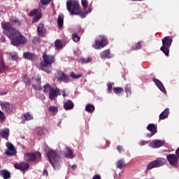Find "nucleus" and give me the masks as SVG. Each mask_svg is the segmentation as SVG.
<instances>
[{
    "instance_id": "nucleus-1",
    "label": "nucleus",
    "mask_w": 179,
    "mask_h": 179,
    "mask_svg": "<svg viewBox=\"0 0 179 179\" xmlns=\"http://www.w3.org/2000/svg\"><path fill=\"white\" fill-rule=\"evenodd\" d=\"M1 29H3L6 36L11 40L10 43L12 45H19L27 43V40H26L24 36L17 29L12 27L10 22L1 23Z\"/></svg>"
},
{
    "instance_id": "nucleus-2",
    "label": "nucleus",
    "mask_w": 179,
    "mask_h": 179,
    "mask_svg": "<svg viewBox=\"0 0 179 179\" xmlns=\"http://www.w3.org/2000/svg\"><path fill=\"white\" fill-rule=\"evenodd\" d=\"M42 58L45 64H44L43 63H41V68L42 71H44V72L50 73L51 71H52V66H51V64H52L54 61H55V57H54V56L52 55L44 53L42 56Z\"/></svg>"
},
{
    "instance_id": "nucleus-3",
    "label": "nucleus",
    "mask_w": 179,
    "mask_h": 179,
    "mask_svg": "<svg viewBox=\"0 0 179 179\" xmlns=\"http://www.w3.org/2000/svg\"><path fill=\"white\" fill-rule=\"evenodd\" d=\"M48 157L50 163L52 164L55 170L59 169V164H61V158L57 154V152L53 150H50L48 152Z\"/></svg>"
},
{
    "instance_id": "nucleus-4",
    "label": "nucleus",
    "mask_w": 179,
    "mask_h": 179,
    "mask_svg": "<svg viewBox=\"0 0 179 179\" xmlns=\"http://www.w3.org/2000/svg\"><path fill=\"white\" fill-rule=\"evenodd\" d=\"M66 8L71 15H80V12H82L79 3L76 0H70L67 1Z\"/></svg>"
},
{
    "instance_id": "nucleus-5",
    "label": "nucleus",
    "mask_w": 179,
    "mask_h": 179,
    "mask_svg": "<svg viewBox=\"0 0 179 179\" xmlns=\"http://www.w3.org/2000/svg\"><path fill=\"white\" fill-rule=\"evenodd\" d=\"M173 43V38L170 36H166L162 39V46L160 48L161 51L164 52L166 57H169L170 54V47Z\"/></svg>"
},
{
    "instance_id": "nucleus-6",
    "label": "nucleus",
    "mask_w": 179,
    "mask_h": 179,
    "mask_svg": "<svg viewBox=\"0 0 179 179\" xmlns=\"http://www.w3.org/2000/svg\"><path fill=\"white\" fill-rule=\"evenodd\" d=\"M166 163H167L166 158H158L148 164L145 173H148V171L152 170V169H155L156 167H162V166H164Z\"/></svg>"
},
{
    "instance_id": "nucleus-7",
    "label": "nucleus",
    "mask_w": 179,
    "mask_h": 179,
    "mask_svg": "<svg viewBox=\"0 0 179 179\" xmlns=\"http://www.w3.org/2000/svg\"><path fill=\"white\" fill-rule=\"evenodd\" d=\"M0 106L3 111H4V113L6 114H13V113L16 111V108H15V106L9 102H2L0 103Z\"/></svg>"
},
{
    "instance_id": "nucleus-8",
    "label": "nucleus",
    "mask_w": 179,
    "mask_h": 179,
    "mask_svg": "<svg viewBox=\"0 0 179 179\" xmlns=\"http://www.w3.org/2000/svg\"><path fill=\"white\" fill-rule=\"evenodd\" d=\"M108 41L107 40L103 38L102 36H99L98 39L95 41V44H94V48L96 50H100V48H103V47H106L107 45Z\"/></svg>"
},
{
    "instance_id": "nucleus-9",
    "label": "nucleus",
    "mask_w": 179,
    "mask_h": 179,
    "mask_svg": "<svg viewBox=\"0 0 179 179\" xmlns=\"http://www.w3.org/2000/svg\"><path fill=\"white\" fill-rule=\"evenodd\" d=\"M178 157L176 154H169L166 156V159L171 166L173 167H177L178 164Z\"/></svg>"
},
{
    "instance_id": "nucleus-10",
    "label": "nucleus",
    "mask_w": 179,
    "mask_h": 179,
    "mask_svg": "<svg viewBox=\"0 0 179 179\" xmlns=\"http://www.w3.org/2000/svg\"><path fill=\"white\" fill-rule=\"evenodd\" d=\"M41 154L39 152L34 153H27L24 155V159L27 162H33L36 159H40Z\"/></svg>"
},
{
    "instance_id": "nucleus-11",
    "label": "nucleus",
    "mask_w": 179,
    "mask_h": 179,
    "mask_svg": "<svg viewBox=\"0 0 179 179\" xmlns=\"http://www.w3.org/2000/svg\"><path fill=\"white\" fill-rule=\"evenodd\" d=\"M7 150H6V155L8 156H13L16 155V150H15V147L10 143H6Z\"/></svg>"
},
{
    "instance_id": "nucleus-12",
    "label": "nucleus",
    "mask_w": 179,
    "mask_h": 179,
    "mask_svg": "<svg viewBox=\"0 0 179 179\" xmlns=\"http://www.w3.org/2000/svg\"><path fill=\"white\" fill-rule=\"evenodd\" d=\"M147 129L151 132L150 134L148 135V138H152L153 135L157 133V126L153 123L149 124L147 127Z\"/></svg>"
},
{
    "instance_id": "nucleus-13",
    "label": "nucleus",
    "mask_w": 179,
    "mask_h": 179,
    "mask_svg": "<svg viewBox=\"0 0 179 179\" xmlns=\"http://www.w3.org/2000/svg\"><path fill=\"white\" fill-rule=\"evenodd\" d=\"M152 82L155 83L156 86L159 89L162 93H166V88L164 87V85H163V83L160 81L159 79H157L155 78H152Z\"/></svg>"
},
{
    "instance_id": "nucleus-14",
    "label": "nucleus",
    "mask_w": 179,
    "mask_h": 179,
    "mask_svg": "<svg viewBox=\"0 0 179 179\" xmlns=\"http://www.w3.org/2000/svg\"><path fill=\"white\" fill-rule=\"evenodd\" d=\"M14 167L18 170H21V171H24L30 167V165H29L27 163L22 162L18 164H15Z\"/></svg>"
},
{
    "instance_id": "nucleus-15",
    "label": "nucleus",
    "mask_w": 179,
    "mask_h": 179,
    "mask_svg": "<svg viewBox=\"0 0 179 179\" xmlns=\"http://www.w3.org/2000/svg\"><path fill=\"white\" fill-rule=\"evenodd\" d=\"M164 145V142L162 140H155L150 143V146L154 149H157V148H162Z\"/></svg>"
},
{
    "instance_id": "nucleus-16",
    "label": "nucleus",
    "mask_w": 179,
    "mask_h": 179,
    "mask_svg": "<svg viewBox=\"0 0 179 179\" xmlns=\"http://www.w3.org/2000/svg\"><path fill=\"white\" fill-rule=\"evenodd\" d=\"M59 94V90L58 88H52L49 92V99L50 100H54L57 96Z\"/></svg>"
},
{
    "instance_id": "nucleus-17",
    "label": "nucleus",
    "mask_w": 179,
    "mask_h": 179,
    "mask_svg": "<svg viewBox=\"0 0 179 179\" xmlns=\"http://www.w3.org/2000/svg\"><path fill=\"white\" fill-rule=\"evenodd\" d=\"M55 78L57 79V80H64V82H68V76L62 71H58L57 73L55 74Z\"/></svg>"
},
{
    "instance_id": "nucleus-18",
    "label": "nucleus",
    "mask_w": 179,
    "mask_h": 179,
    "mask_svg": "<svg viewBox=\"0 0 179 179\" xmlns=\"http://www.w3.org/2000/svg\"><path fill=\"white\" fill-rule=\"evenodd\" d=\"M37 15V10H33L29 13V16H35L34 17L32 23H36V22L41 19V14H38V15Z\"/></svg>"
},
{
    "instance_id": "nucleus-19",
    "label": "nucleus",
    "mask_w": 179,
    "mask_h": 179,
    "mask_svg": "<svg viewBox=\"0 0 179 179\" xmlns=\"http://www.w3.org/2000/svg\"><path fill=\"white\" fill-rule=\"evenodd\" d=\"M0 136L1 138H3V139L8 140L9 138V129L8 128H4L0 129Z\"/></svg>"
},
{
    "instance_id": "nucleus-20",
    "label": "nucleus",
    "mask_w": 179,
    "mask_h": 179,
    "mask_svg": "<svg viewBox=\"0 0 179 179\" xmlns=\"http://www.w3.org/2000/svg\"><path fill=\"white\" fill-rule=\"evenodd\" d=\"M37 31L38 36L41 37H44V35L45 34V29H44V24H39L38 25Z\"/></svg>"
},
{
    "instance_id": "nucleus-21",
    "label": "nucleus",
    "mask_w": 179,
    "mask_h": 179,
    "mask_svg": "<svg viewBox=\"0 0 179 179\" xmlns=\"http://www.w3.org/2000/svg\"><path fill=\"white\" fill-rule=\"evenodd\" d=\"M170 113V110L169 108H166L160 115H159V120H166V118H169V114Z\"/></svg>"
},
{
    "instance_id": "nucleus-22",
    "label": "nucleus",
    "mask_w": 179,
    "mask_h": 179,
    "mask_svg": "<svg viewBox=\"0 0 179 179\" xmlns=\"http://www.w3.org/2000/svg\"><path fill=\"white\" fill-rule=\"evenodd\" d=\"M23 57L25 59H29V61H33L36 59V56L30 52H24Z\"/></svg>"
},
{
    "instance_id": "nucleus-23",
    "label": "nucleus",
    "mask_w": 179,
    "mask_h": 179,
    "mask_svg": "<svg viewBox=\"0 0 179 179\" xmlns=\"http://www.w3.org/2000/svg\"><path fill=\"white\" fill-rule=\"evenodd\" d=\"M64 156L69 159H72L73 157V152H72V150L69 148H66Z\"/></svg>"
},
{
    "instance_id": "nucleus-24",
    "label": "nucleus",
    "mask_w": 179,
    "mask_h": 179,
    "mask_svg": "<svg viewBox=\"0 0 179 179\" xmlns=\"http://www.w3.org/2000/svg\"><path fill=\"white\" fill-rule=\"evenodd\" d=\"M64 108L65 110H72L73 108V102L71 100L66 101L64 104Z\"/></svg>"
},
{
    "instance_id": "nucleus-25",
    "label": "nucleus",
    "mask_w": 179,
    "mask_h": 179,
    "mask_svg": "<svg viewBox=\"0 0 179 179\" xmlns=\"http://www.w3.org/2000/svg\"><path fill=\"white\" fill-rule=\"evenodd\" d=\"M57 24L59 29H61L64 26V15L60 14L57 18Z\"/></svg>"
},
{
    "instance_id": "nucleus-26",
    "label": "nucleus",
    "mask_w": 179,
    "mask_h": 179,
    "mask_svg": "<svg viewBox=\"0 0 179 179\" xmlns=\"http://www.w3.org/2000/svg\"><path fill=\"white\" fill-rule=\"evenodd\" d=\"M101 58H111V55L110 54V50H107L101 52Z\"/></svg>"
},
{
    "instance_id": "nucleus-27",
    "label": "nucleus",
    "mask_w": 179,
    "mask_h": 179,
    "mask_svg": "<svg viewBox=\"0 0 179 179\" xmlns=\"http://www.w3.org/2000/svg\"><path fill=\"white\" fill-rule=\"evenodd\" d=\"M0 176H1L4 179H8L10 174L6 170H3L0 171Z\"/></svg>"
},
{
    "instance_id": "nucleus-28",
    "label": "nucleus",
    "mask_w": 179,
    "mask_h": 179,
    "mask_svg": "<svg viewBox=\"0 0 179 179\" xmlns=\"http://www.w3.org/2000/svg\"><path fill=\"white\" fill-rule=\"evenodd\" d=\"M53 88L54 87H52L50 85L46 84L43 86V92L44 93H50Z\"/></svg>"
},
{
    "instance_id": "nucleus-29",
    "label": "nucleus",
    "mask_w": 179,
    "mask_h": 179,
    "mask_svg": "<svg viewBox=\"0 0 179 179\" xmlns=\"http://www.w3.org/2000/svg\"><path fill=\"white\" fill-rule=\"evenodd\" d=\"M85 111H87L88 113H93L94 111V106L92 104H88L85 107Z\"/></svg>"
},
{
    "instance_id": "nucleus-30",
    "label": "nucleus",
    "mask_w": 179,
    "mask_h": 179,
    "mask_svg": "<svg viewBox=\"0 0 179 179\" xmlns=\"http://www.w3.org/2000/svg\"><path fill=\"white\" fill-rule=\"evenodd\" d=\"M24 118L26 121H30V120H33V115L30 113H27L24 114Z\"/></svg>"
},
{
    "instance_id": "nucleus-31",
    "label": "nucleus",
    "mask_w": 179,
    "mask_h": 179,
    "mask_svg": "<svg viewBox=\"0 0 179 179\" xmlns=\"http://www.w3.org/2000/svg\"><path fill=\"white\" fill-rule=\"evenodd\" d=\"M55 48H57V50H59V49L62 48V43L59 40H57L55 42Z\"/></svg>"
},
{
    "instance_id": "nucleus-32",
    "label": "nucleus",
    "mask_w": 179,
    "mask_h": 179,
    "mask_svg": "<svg viewBox=\"0 0 179 179\" xmlns=\"http://www.w3.org/2000/svg\"><path fill=\"white\" fill-rule=\"evenodd\" d=\"M113 92L115 93V94H120L124 92V89H122V87H115L113 88Z\"/></svg>"
},
{
    "instance_id": "nucleus-33",
    "label": "nucleus",
    "mask_w": 179,
    "mask_h": 179,
    "mask_svg": "<svg viewBox=\"0 0 179 179\" xmlns=\"http://www.w3.org/2000/svg\"><path fill=\"white\" fill-rule=\"evenodd\" d=\"M70 76L73 79H79V78H82V74H75V73H70Z\"/></svg>"
},
{
    "instance_id": "nucleus-34",
    "label": "nucleus",
    "mask_w": 179,
    "mask_h": 179,
    "mask_svg": "<svg viewBox=\"0 0 179 179\" xmlns=\"http://www.w3.org/2000/svg\"><path fill=\"white\" fill-rule=\"evenodd\" d=\"M22 79L24 83H25L27 86H30V79H29V77H27V76H24Z\"/></svg>"
},
{
    "instance_id": "nucleus-35",
    "label": "nucleus",
    "mask_w": 179,
    "mask_h": 179,
    "mask_svg": "<svg viewBox=\"0 0 179 179\" xmlns=\"http://www.w3.org/2000/svg\"><path fill=\"white\" fill-rule=\"evenodd\" d=\"M49 111L53 114H57L58 113V108L57 106H50L49 107Z\"/></svg>"
},
{
    "instance_id": "nucleus-36",
    "label": "nucleus",
    "mask_w": 179,
    "mask_h": 179,
    "mask_svg": "<svg viewBox=\"0 0 179 179\" xmlns=\"http://www.w3.org/2000/svg\"><path fill=\"white\" fill-rule=\"evenodd\" d=\"M81 4L83 10H85V9L87 8L89 3H87V0H81Z\"/></svg>"
},
{
    "instance_id": "nucleus-37",
    "label": "nucleus",
    "mask_w": 179,
    "mask_h": 179,
    "mask_svg": "<svg viewBox=\"0 0 179 179\" xmlns=\"http://www.w3.org/2000/svg\"><path fill=\"white\" fill-rule=\"evenodd\" d=\"M82 64H89V62H92V58L87 57V58H83L81 59Z\"/></svg>"
},
{
    "instance_id": "nucleus-38",
    "label": "nucleus",
    "mask_w": 179,
    "mask_h": 179,
    "mask_svg": "<svg viewBox=\"0 0 179 179\" xmlns=\"http://www.w3.org/2000/svg\"><path fill=\"white\" fill-rule=\"evenodd\" d=\"M125 166V164L124 163V161L119 160L117 163V169H121L122 167H124Z\"/></svg>"
},
{
    "instance_id": "nucleus-39",
    "label": "nucleus",
    "mask_w": 179,
    "mask_h": 179,
    "mask_svg": "<svg viewBox=\"0 0 179 179\" xmlns=\"http://www.w3.org/2000/svg\"><path fill=\"white\" fill-rule=\"evenodd\" d=\"M143 41H140L137 43L135 47V50H141V48H142V45H143Z\"/></svg>"
},
{
    "instance_id": "nucleus-40",
    "label": "nucleus",
    "mask_w": 179,
    "mask_h": 179,
    "mask_svg": "<svg viewBox=\"0 0 179 179\" xmlns=\"http://www.w3.org/2000/svg\"><path fill=\"white\" fill-rule=\"evenodd\" d=\"M10 55H11L12 59H14L15 61H16V59H17L18 58L17 53H16V52H11Z\"/></svg>"
},
{
    "instance_id": "nucleus-41",
    "label": "nucleus",
    "mask_w": 179,
    "mask_h": 179,
    "mask_svg": "<svg viewBox=\"0 0 179 179\" xmlns=\"http://www.w3.org/2000/svg\"><path fill=\"white\" fill-rule=\"evenodd\" d=\"M3 71H5V64L1 61L0 62V73H1Z\"/></svg>"
},
{
    "instance_id": "nucleus-42",
    "label": "nucleus",
    "mask_w": 179,
    "mask_h": 179,
    "mask_svg": "<svg viewBox=\"0 0 179 179\" xmlns=\"http://www.w3.org/2000/svg\"><path fill=\"white\" fill-rule=\"evenodd\" d=\"M73 40L75 43H78L79 40H80V38L79 36H77L76 34H73Z\"/></svg>"
},
{
    "instance_id": "nucleus-43",
    "label": "nucleus",
    "mask_w": 179,
    "mask_h": 179,
    "mask_svg": "<svg viewBox=\"0 0 179 179\" xmlns=\"http://www.w3.org/2000/svg\"><path fill=\"white\" fill-rule=\"evenodd\" d=\"M92 12V9L90 8L89 10H87V12H85L82 14H80V17L83 18V17H86V15L88 14V13H90Z\"/></svg>"
},
{
    "instance_id": "nucleus-44",
    "label": "nucleus",
    "mask_w": 179,
    "mask_h": 179,
    "mask_svg": "<svg viewBox=\"0 0 179 179\" xmlns=\"http://www.w3.org/2000/svg\"><path fill=\"white\" fill-rule=\"evenodd\" d=\"M5 118H6L5 113L1 110H0V120L5 121Z\"/></svg>"
},
{
    "instance_id": "nucleus-45",
    "label": "nucleus",
    "mask_w": 179,
    "mask_h": 179,
    "mask_svg": "<svg viewBox=\"0 0 179 179\" xmlns=\"http://www.w3.org/2000/svg\"><path fill=\"white\" fill-rule=\"evenodd\" d=\"M11 23H15L16 24V23H19V21H17V19L15 17H12L10 19Z\"/></svg>"
},
{
    "instance_id": "nucleus-46",
    "label": "nucleus",
    "mask_w": 179,
    "mask_h": 179,
    "mask_svg": "<svg viewBox=\"0 0 179 179\" xmlns=\"http://www.w3.org/2000/svg\"><path fill=\"white\" fill-rule=\"evenodd\" d=\"M51 2V0H41L42 5H48Z\"/></svg>"
},
{
    "instance_id": "nucleus-47",
    "label": "nucleus",
    "mask_w": 179,
    "mask_h": 179,
    "mask_svg": "<svg viewBox=\"0 0 179 179\" xmlns=\"http://www.w3.org/2000/svg\"><path fill=\"white\" fill-rule=\"evenodd\" d=\"M107 86H108V93L110 94H111V90L113 89V85H111V84L108 83L107 85Z\"/></svg>"
},
{
    "instance_id": "nucleus-48",
    "label": "nucleus",
    "mask_w": 179,
    "mask_h": 179,
    "mask_svg": "<svg viewBox=\"0 0 179 179\" xmlns=\"http://www.w3.org/2000/svg\"><path fill=\"white\" fill-rule=\"evenodd\" d=\"M38 135L42 136V135H45V129H40L38 132H37Z\"/></svg>"
},
{
    "instance_id": "nucleus-49",
    "label": "nucleus",
    "mask_w": 179,
    "mask_h": 179,
    "mask_svg": "<svg viewBox=\"0 0 179 179\" xmlns=\"http://www.w3.org/2000/svg\"><path fill=\"white\" fill-rule=\"evenodd\" d=\"M62 94L63 97H66V96H68V93H66L65 92V90L62 91Z\"/></svg>"
},
{
    "instance_id": "nucleus-50",
    "label": "nucleus",
    "mask_w": 179,
    "mask_h": 179,
    "mask_svg": "<svg viewBox=\"0 0 179 179\" xmlns=\"http://www.w3.org/2000/svg\"><path fill=\"white\" fill-rule=\"evenodd\" d=\"M117 150H118V152H121V151L122 150V147L120 146V145H118V146L117 147Z\"/></svg>"
},
{
    "instance_id": "nucleus-51",
    "label": "nucleus",
    "mask_w": 179,
    "mask_h": 179,
    "mask_svg": "<svg viewBox=\"0 0 179 179\" xmlns=\"http://www.w3.org/2000/svg\"><path fill=\"white\" fill-rule=\"evenodd\" d=\"M43 176H48V172H47V170L44 169L43 171Z\"/></svg>"
},
{
    "instance_id": "nucleus-52",
    "label": "nucleus",
    "mask_w": 179,
    "mask_h": 179,
    "mask_svg": "<svg viewBox=\"0 0 179 179\" xmlns=\"http://www.w3.org/2000/svg\"><path fill=\"white\" fill-rule=\"evenodd\" d=\"M125 92H126V93H129V92H131V90L129 89V87H126Z\"/></svg>"
},
{
    "instance_id": "nucleus-53",
    "label": "nucleus",
    "mask_w": 179,
    "mask_h": 179,
    "mask_svg": "<svg viewBox=\"0 0 179 179\" xmlns=\"http://www.w3.org/2000/svg\"><path fill=\"white\" fill-rule=\"evenodd\" d=\"M176 155H177L178 157H179V147L176 150Z\"/></svg>"
},
{
    "instance_id": "nucleus-54",
    "label": "nucleus",
    "mask_w": 179,
    "mask_h": 179,
    "mask_svg": "<svg viewBox=\"0 0 179 179\" xmlns=\"http://www.w3.org/2000/svg\"><path fill=\"white\" fill-rule=\"evenodd\" d=\"M36 80L38 85L41 83V78H37Z\"/></svg>"
},
{
    "instance_id": "nucleus-55",
    "label": "nucleus",
    "mask_w": 179,
    "mask_h": 179,
    "mask_svg": "<svg viewBox=\"0 0 179 179\" xmlns=\"http://www.w3.org/2000/svg\"><path fill=\"white\" fill-rule=\"evenodd\" d=\"M93 179H100V176H99V175H95V176L93 177Z\"/></svg>"
},
{
    "instance_id": "nucleus-56",
    "label": "nucleus",
    "mask_w": 179,
    "mask_h": 179,
    "mask_svg": "<svg viewBox=\"0 0 179 179\" xmlns=\"http://www.w3.org/2000/svg\"><path fill=\"white\" fill-rule=\"evenodd\" d=\"M146 143H148V142H146V141H142V142H141V146H143V145H146Z\"/></svg>"
},
{
    "instance_id": "nucleus-57",
    "label": "nucleus",
    "mask_w": 179,
    "mask_h": 179,
    "mask_svg": "<svg viewBox=\"0 0 179 179\" xmlns=\"http://www.w3.org/2000/svg\"><path fill=\"white\" fill-rule=\"evenodd\" d=\"M42 99H43V100H45V96H43Z\"/></svg>"
},
{
    "instance_id": "nucleus-58",
    "label": "nucleus",
    "mask_w": 179,
    "mask_h": 179,
    "mask_svg": "<svg viewBox=\"0 0 179 179\" xmlns=\"http://www.w3.org/2000/svg\"><path fill=\"white\" fill-rule=\"evenodd\" d=\"M21 138H22V139H24V136H21Z\"/></svg>"
},
{
    "instance_id": "nucleus-59",
    "label": "nucleus",
    "mask_w": 179,
    "mask_h": 179,
    "mask_svg": "<svg viewBox=\"0 0 179 179\" xmlns=\"http://www.w3.org/2000/svg\"><path fill=\"white\" fill-rule=\"evenodd\" d=\"M135 1H145V0H135Z\"/></svg>"
},
{
    "instance_id": "nucleus-60",
    "label": "nucleus",
    "mask_w": 179,
    "mask_h": 179,
    "mask_svg": "<svg viewBox=\"0 0 179 179\" xmlns=\"http://www.w3.org/2000/svg\"><path fill=\"white\" fill-rule=\"evenodd\" d=\"M35 40H37V38H34V41H35Z\"/></svg>"
},
{
    "instance_id": "nucleus-61",
    "label": "nucleus",
    "mask_w": 179,
    "mask_h": 179,
    "mask_svg": "<svg viewBox=\"0 0 179 179\" xmlns=\"http://www.w3.org/2000/svg\"><path fill=\"white\" fill-rule=\"evenodd\" d=\"M72 167L73 168V167H75V166H73Z\"/></svg>"
}]
</instances>
